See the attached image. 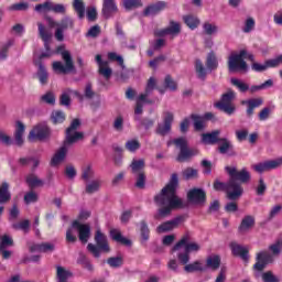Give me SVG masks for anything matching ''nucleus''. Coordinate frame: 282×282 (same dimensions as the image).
I'll list each match as a JSON object with an SVG mask.
<instances>
[{
	"instance_id": "nucleus-13",
	"label": "nucleus",
	"mask_w": 282,
	"mask_h": 282,
	"mask_svg": "<svg viewBox=\"0 0 282 282\" xmlns=\"http://www.w3.org/2000/svg\"><path fill=\"white\" fill-rule=\"evenodd\" d=\"M206 199V191L199 187H194L187 192V202H189V204H195L196 206H205Z\"/></svg>"
},
{
	"instance_id": "nucleus-47",
	"label": "nucleus",
	"mask_w": 282,
	"mask_h": 282,
	"mask_svg": "<svg viewBox=\"0 0 282 282\" xmlns=\"http://www.w3.org/2000/svg\"><path fill=\"white\" fill-rule=\"evenodd\" d=\"M36 202H39V194L34 192V189H31L24 194V203L26 205L36 204Z\"/></svg>"
},
{
	"instance_id": "nucleus-28",
	"label": "nucleus",
	"mask_w": 282,
	"mask_h": 282,
	"mask_svg": "<svg viewBox=\"0 0 282 282\" xmlns=\"http://www.w3.org/2000/svg\"><path fill=\"white\" fill-rule=\"evenodd\" d=\"M65 158H67V147L64 145L53 155L51 166H58V164L65 161Z\"/></svg>"
},
{
	"instance_id": "nucleus-27",
	"label": "nucleus",
	"mask_w": 282,
	"mask_h": 282,
	"mask_svg": "<svg viewBox=\"0 0 282 282\" xmlns=\"http://www.w3.org/2000/svg\"><path fill=\"white\" fill-rule=\"evenodd\" d=\"M25 183L28 184L30 191H34V188H41L42 186H45V182L39 178L36 174H29L25 177Z\"/></svg>"
},
{
	"instance_id": "nucleus-35",
	"label": "nucleus",
	"mask_w": 282,
	"mask_h": 282,
	"mask_svg": "<svg viewBox=\"0 0 282 282\" xmlns=\"http://www.w3.org/2000/svg\"><path fill=\"white\" fill-rule=\"evenodd\" d=\"M12 199L10 194V185L8 183H2L0 186V204H8Z\"/></svg>"
},
{
	"instance_id": "nucleus-60",
	"label": "nucleus",
	"mask_w": 282,
	"mask_h": 282,
	"mask_svg": "<svg viewBox=\"0 0 282 282\" xmlns=\"http://www.w3.org/2000/svg\"><path fill=\"white\" fill-rule=\"evenodd\" d=\"M52 1H45L35 6V12H52Z\"/></svg>"
},
{
	"instance_id": "nucleus-17",
	"label": "nucleus",
	"mask_w": 282,
	"mask_h": 282,
	"mask_svg": "<svg viewBox=\"0 0 282 282\" xmlns=\"http://www.w3.org/2000/svg\"><path fill=\"white\" fill-rule=\"evenodd\" d=\"M184 216H176L172 220H167L162 223L158 228V232H171V230H175L180 224H184Z\"/></svg>"
},
{
	"instance_id": "nucleus-63",
	"label": "nucleus",
	"mask_w": 282,
	"mask_h": 282,
	"mask_svg": "<svg viewBox=\"0 0 282 282\" xmlns=\"http://www.w3.org/2000/svg\"><path fill=\"white\" fill-rule=\"evenodd\" d=\"M203 30L205 34H207L208 36H212V34H215V32H217V25L212 24L209 22H205L203 25Z\"/></svg>"
},
{
	"instance_id": "nucleus-45",
	"label": "nucleus",
	"mask_w": 282,
	"mask_h": 282,
	"mask_svg": "<svg viewBox=\"0 0 282 282\" xmlns=\"http://www.w3.org/2000/svg\"><path fill=\"white\" fill-rule=\"evenodd\" d=\"M140 232H141V239L143 241H149L151 230L149 229V225L147 224V220L140 221Z\"/></svg>"
},
{
	"instance_id": "nucleus-5",
	"label": "nucleus",
	"mask_w": 282,
	"mask_h": 282,
	"mask_svg": "<svg viewBox=\"0 0 282 282\" xmlns=\"http://www.w3.org/2000/svg\"><path fill=\"white\" fill-rule=\"evenodd\" d=\"M56 54H61L62 59L64 61L65 65L63 62H53V70L55 74H72V72H76V66L74 65V58L72 57V53L69 51H65L64 45H59L56 47L55 51Z\"/></svg>"
},
{
	"instance_id": "nucleus-61",
	"label": "nucleus",
	"mask_w": 282,
	"mask_h": 282,
	"mask_svg": "<svg viewBox=\"0 0 282 282\" xmlns=\"http://www.w3.org/2000/svg\"><path fill=\"white\" fill-rule=\"evenodd\" d=\"M108 58L110 61H116V63H118V65H120V67H122V69H124V58H122L121 55H118L116 52H109Z\"/></svg>"
},
{
	"instance_id": "nucleus-19",
	"label": "nucleus",
	"mask_w": 282,
	"mask_h": 282,
	"mask_svg": "<svg viewBox=\"0 0 282 282\" xmlns=\"http://www.w3.org/2000/svg\"><path fill=\"white\" fill-rule=\"evenodd\" d=\"M241 105H246L247 107V110H246L247 118H252V116H254V110L259 109V107L263 105V98L257 97V98L247 99V100H243Z\"/></svg>"
},
{
	"instance_id": "nucleus-42",
	"label": "nucleus",
	"mask_w": 282,
	"mask_h": 282,
	"mask_svg": "<svg viewBox=\"0 0 282 282\" xmlns=\"http://www.w3.org/2000/svg\"><path fill=\"white\" fill-rule=\"evenodd\" d=\"M32 250L35 252H52V250H54V245L48 242H42L39 245H34L32 247Z\"/></svg>"
},
{
	"instance_id": "nucleus-2",
	"label": "nucleus",
	"mask_w": 282,
	"mask_h": 282,
	"mask_svg": "<svg viewBox=\"0 0 282 282\" xmlns=\"http://www.w3.org/2000/svg\"><path fill=\"white\" fill-rule=\"evenodd\" d=\"M225 172L229 175L227 183L215 181L214 191H224L227 195V199L230 202H237L243 195V186L241 184H248L252 176L248 167H242L240 171L236 166H225Z\"/></svg>"
},
{
	"instance_id": "nucleus-39",
	"label": "nucleus",
	"mask_w": 282,
	"mask_h": 282,
	"mask_svg": "<svg viewBox=\"0 0 282 282\" xmlns=\"http://www.w3.org/2000/svg\"><path fill=\"white\" fill-rule=\"evenodd\" d=\"M183 21H184L185 25H187V28H189V30H197V28H199V20L197 17H195L193 14L183 17Z\"/></svg>"
},
{
	"instance_id": "nucleus-51",
	"label": "nucleus",
	"mask_w": 282,
	"mask_h": 282,
	"mask_svg": "<svg viewBox=\"0 0 282 282\" xmlns=\"http://www.w3.org/2000/svg\"><path fill=\"white\" fill-rule=\"evenodd\" d=\"M164 88L170 89V91H177V83L173 80V77H171V75L165 76Z\"/></svg>"
},
{
	"instance_id": "nucleus-40",
	"label": "nucleus",
	"mask_w": 282,
	"mask_h": 282,
	"mask_svg": "<svg viewBox=\"0 0 282 282\" xmlns=\"http://www.w3.org/2000/svg\"><path fill=\"white\" fill-rule=\"evenodd\" d=\"M67 118V115L63 110H53L51 115V120L53 124H63Z\"/></svg>"
},
{
	"instance_id": "nucleus-3",
	"label": "nucleus",
	"mask_w": 282,
	"mask_h": 282,
	"mask_svg": "<svg viewBox=\"0 0 282 282\" xmlns=\"http://www.w3.org/2000/svg\"><path fill=\"white\" fill-rule=\"evenodd\" d=\"M269 251L263 250L257 253L256 263L253 264V270L257 272H263L264 268L274 263L276 258L282 254V240H276L274 243L269 246Z\"/></svg>"
},
{
	"instance_id": "nucleus-50",
	"label": "nucleus",
	"mask_w": 282,
	"mask_h": 282,
	"mask_svg": "<svg viewBox=\"0 0 282 282\" xmlns=\"http://www.w3.org/2000/svg\"><path fill=\"white\" fill-rule=\"evenodd\" d=\"M123 8L128 11L142 8V0H123Z\"/></svg>"
},
{
	"instance_id": "nucleus-18",
	"label": "nucleus",
	"mask_w": 282,
	"mask_h": 282,
	"mask_svg": "<svg viewBox=\"0 0 282 282\" xmlns=\"http://www.w3.org/2000/svg\"><path fill=\"white\" fill-rule=\"evenodd\" d=\"M37 32L40 39L44 43L45 52H52V48L50 47V42L52 41V33L47 30V26L43 24L42 22H37Z\"/></svg>"
},
{
	"instance_id": "nucleus-38",
	"label": "nucleus",
	"mask_w": 282,
	"mask_h": 282,
	"mask_svg": "<svg viewBox=\"0 0 282 282\" xmlns=\"http://www.w3.org/2000/svg\"><path fill=\"white\" fill-rule=\"evenodd\" d=\"M147 166V164L144 163V160H132L131 164H130V169L131 172L133 173V175L138 174V173H144V167Z\"/></svg>"
},
{
	"instance_id": "nucleus-9",
	"label": "nucleus",
	"mask_w": 282,
	"mask_h": 282,
	"mask_svg": "<svg viewBox=\"0 0 282 282\" xmlns=\"http://www.w3.org/2000/svg\"><path fill=\"white\" fill-rule=\"evenodd\" d=\"M73 10L77 14L79 21H83V19H85V15L90 23H94L98 20V10L96 9V7H90L87 9L85 6V1L83 0H73Z\"/></svg>"
},
{
	"instance_id": "nucleus-49",
	"label": "nucleus",
	"mask_w": 282,
	"mask_h": 282,
	"mask_svg": "<svg viewBox=\"0 0 282 282\" xmlns=\"http://www.w3.org/2000/svg\"><path fill=\"white\" fill-rule=\"evenodd\" d=\"M100 191V181L96 180L86 185L87 195H94Z\"/></svg>"
},
{
	"instance_id": "nucleus-59",
	"label": "nucleus",
	"mask_w": 282,
	"mask_h": 282,
	"mask_svg": "<svg viewBox=\"0 0 282 282\" xmlns=\"http://www.w3.org/2000/svg\"><path fill=\"white\" fill-rule=\"evenodd\" d=\"M13 44H14V42H12V40H10L4 45H2V47L0 50L1 61H6V58H8V52H10V48L12 47Z\"/></svg>"
},
{
	"instance_id": "nucleus-54",
	"label": "nucleus",
	"mask_w": 282,
	"mask_h": 282,
	"mask_svg": "<svg viewBox=\"0 0 282 282\" xmlns=\"http://www.w3.org/2000/svg\"><path fill=\"white\" fill-rule=\"evenodd\" d=\"M30 8V4L28 2H20V3H13L9 7V10L11 12H25Z\"/></svg>"
},
{
	"instance_id": "nucleus-53",
	"label": "nucleus",
	"mask_w": 282,
	"mask_h": 282,
	"mask_svg": "<svg viewBox=\"0 0 282 282\" xmlns=\"http://www.w3.org/2000/svg\"><path fill=\"white\" fill-rule=\"evenodd\" d=\"M82 180H84V182L94 180V169H91V165H87L82 170Z\"/></svg>"
},
{
	"instance_id": "nucleus-16",
	"label": "nucleus",
	"mask_w": 282,
	"mask_h": 282,
	"mask_svg": "<svg viewBox=\"0 0 282 282\" xmlns=\"http://www.w3.org/2000/svg\"><path fill=\"white\" fill-rule=\"evenodd\" d=\"M73 228L78 230V237L82 243H87V241H89V237H91V227L89 225L80 224V221L74 220Z\"/></svg>"
},
{
	"instance_id": "nucleus-32",
	"label": "nucleus",
	"mask_w": 282,
	"mask_h": 282,
	"mask_svg": "<svg viewBox=\"0 0 282 282\" xmlns=\"http://www.w3.org/2000/svg\"><path fill=\"white\" fill-rule=\"evenodd\" d=\"M37 65V78L41 85H47V80L50 78V75L47 74V68H45V65H43V62L39 61L36 63Z\"/></svg>"
},
{
	"instance_id": "nucleus-55",
	"label": "nucleus",
	"mask_w": 282,
	"mask_h": 282,
	"mask_svg": "<svg viewBox=\"0 0 282 282\" xmlns=\"http://www.w3.org/2000/svg\"><path fill=\"white\" fill-rule=\"evenodd\" d=\"M198 175H199V172L193 167H187L183 171V178L185 180H196Z\"/></svg>"
},
{
	"instance_id": "nucleus-11",
	"label": "nucleus",
	"mask_w": 282,
	"mask_h": 282,
	"mask_svg": "<svg viewBox=\"0 0 282 282\" xmlns=\"http://www.w3.org/2000/svg\"><path fill=\"white\" fill-rule=\"evenodd\" d=\"M232 100H235V91L229 90L223 94L220 100L216 102L214 107H216V109H219V111L227 113V116H232V113H235L236 110Z\"/></svg>"
},
{
	"instance_id": "nucleus-22",
	"label": "nucleus",
	"mask_w": 282,
	"mask_h": 282,
	"mask_svg": "<svg viewBox=\"0 0 282 282\" xmlns=\"http://www.w3.org/2000/svg\"><path fill=\"white\" fill-rule=\"evenodd\" d=\"M95 61L99 65L98 73L100 76H104L106 80H109V78H111V74H113V70L109 67V62L102 61V55L100 54L96 55Z\"/></svg>"
},
{
	"instance_id": "nucleus-10",
	"label": "nucleus",
	"mask_w": 282,
	"mask_h": 282,
	"mask_svg": "<svg viewBox=\"0 0 282 282\" xmlns=\"http://www.w3.org/2000/svg\"><path fill=\"white\" fill-rule=\"evenodd\" d=\"M246 56H248V51L241 50L239 54H231L228 59V70L231 74L235 72H247L248 63H246Z\"/></svg>"
},
{
	"instance_id": "nucleus-7",
	"label": "nucleus",
	"mask_w": 282,
	"mask_h": 282,
	"mask_svg": "<svg viewBox=\"0 0 282 282\" xmlns=\"http://www.w3.org/2000/svg\"><path fill=\"white\" fill-rule=\"evenodd\" d=\"M95 242L87 245V250L95 257V259H100V252L109 253L111 252V247L109 246V240H107V236L98 229L95 234Z\"/></svg>"
},
{
	"instance_id": "nucleus-4",
	"label": "nucleus",
	"mask_w": 282,
	"mask_h": 282,
	"mask_svg": "<svg viewBox=\"0 0 282 282\" xmlns=\"http://www.w3.org/2000/svg\"><path fill=\"white\" fill-rule=\"evenodd\" d=\"M180 248H184V252L177 253V259L182 265H186L191 261V252H199L202 246L195 241H191V235L185 234L182 238L174 245L172 252H177Z\"/></svg>"
},
{
	"instance_id": "nucleus-44",
	"label": "nucleus",
	"mask_w": 282,
	"mask_h": 282,
	"mask_svg": "<svg viewBox=\"0 0 282 282\" xmlns=\"http://www.w3.org/2000/svg\"><path fill=\"white\" fill-rule=\"evenodd\" d=\"M58 28L62 30H74V19L70 17H64L59 22H58Z\"/></svg>"
},
{
	"instance_id": "nucleus-30",
	"label": "nucleus",
	"mask_w": 282,
	"mask_h": 282,
	"mask_svg": "<svg viewBox=\"0 0 282 282\" xmlns=\"http://www.w3.org/2000/svg\"><path fill=\"white\" fill-rule=\"evenodd\" d=\"M23 133H25V124H23V122L21 121H18L14 132V140L17 147H23Z\"/></svg>"
},
{
	"instance_id": "nucleus-34",
	"label": "nucleus",
	"mask_w": 282,
	"mask_h": 282,
	"mask_svg": "<svg viewBox=\"0 0 282 282\" xmlns=\"http://www.w3.org/2000/svg\"><path fill=\"white\" fill-rule=\"evenodd\" d=\"M83 138H85V133L83 132H66V138L64 141L65 145H69V144H76V142H79V140H83Z\"/></svg>"
},
{
	"instance_id": "nucleus-46",
	"label": "nucleus",
	"mask_w": 282,
	"mask_h": 282,
	"mask_svg": "<svg viewBox=\"0 0 282 282\" xmlns=\"http://www.w3.org/2000/svg\"><path fill=\"white\" fill-rule=\"evenodd\" d=\"M135 175V184L134 186L137 188H144L147 186V173L145 172H139L138 174H134Z\"/></svg>"
},
{
	"instance_id": "nucleus-15",
	"label": "nucleus",
	"mask_w": 282,
	"mask_h": 282,
	"mask_svg": "<svg viewBox=\"0 0 282 282\" xmlns=\"http://www.w3.org/2000/svg\"><path fill=\"white\" fill-rule=\"evenodd\" d=\"M282 166V156L275 160H268L264 162H260L253 166L257 173H265L268 171H274Z\"/></svg>"
},
{
	"instance_id": "nucleus-41",
	"label": "nucleus",
	"mask_w": 282,
	"mask_h": 282,
	"mask_svg": "<svg viewBox=\"0 0 282 282\" xmlns=\"http://www.w3.org/2000/svg\"><path fill=\"white\" fill-rule=\"evenodd\" d=\"M274 85V82L272 79H268L261 85H254L249 87L250 94H257V91H261V89H270Z\"/></svg>"
},
{
	"instance_id": "nucleus-1",
	"label": "nucleus",
	"mask_w": 282,
	"mask_h": 282,
	"mask_svg": "<svg viewBox=\"0 0 282 282\" xmlns=\"http://www.w3.org/2000/svg\"><path fill=\"white\" fill-rule=\"evenodd\" d=\"M178 186L180 177L177 173H173L167 184L154 196V204L159 206L154 219H165L173 210L186 208L184 200L177 196Z\"/></svg>"
},
{
	"instance_id": "nucleus-29",
	"label": "nucleus",
	"mask_w": 282,
	"mask_h": 282,
	"mask_svg": "<svg viewBox=\"0 0 282 282\" xmlns=\"http://www.w3.org/2000/svg\"><path fill=\"white\" fill-rule=\"evenodd\" d=\"M189 118L193 121L194 131L199 132L206 129V120L203 119L202 115L192 113Z\"/></svg>"
},
{
	"instance_id": "nucleus-31",
	"label": "nucleus",
	"mask_w": 282,
	"mask_h": 282,
	"mask_svg": "<svg viewBox=\"0 0 282 282\" xmlns=\"http://www.w3.org/2000/svg\"><path fill=\"white\" fill-rule=\"evenodd\" d=\"M184 270L188 274H193V272H206V267H204V263H202V261L196 260L193 263H186Z\"/></svg>"
},
{
	"instance_id": "nucleus-25",
	"label": "nucleus",
	"mask_w": 282,
	"mask_h": 282,
	"mask_svg": "<svg viewBox=\"0 0 282 282\" xmlns=\"http://www.w3.org/2000/svg\"><path fill=\"white\" fill-rule=\"evenodd\" d=\"M165 8H166V2L159 1L154 4L148 6L143 11V15L144 17H155V14H160V12H162V10H164Z\"/></svg>"
},
{
	"instance_id": "nucleus-26",
	"label": "nucleus",
	"mask_w": 282,
	"mask_h": 282,
	"mask_svg": "<svg viewBox=\"0 0 282 282\" xmlns=\"http://www.w3.org/2000/svg\"><path fill=\"white\" fill-rule=\"evenodd\" d=\"M254 224H256L254 216H250V215L245 216L238 227V232L240 235L248 232V230H251V228H254Z\"/></svg>"
},
{
	"instance_id": "nucleus-8",
	"label": "nucleus",
	"mask_w": 282,
	"mask_h": 282,
	"mask_svg": "<svg viewBox=\"0 0 282 282\" xmlns=\"http://www.w3.org/2000/svg\"><path fill=\"white\" fill-rule=\"evenodd\" d=\"M173 144L180 149V152L176 156V162H188L191 158H195V155H199V150L195 148H188V140L184 137H180L173 140Z\"/></svg>"
},
{
	"instance_id": "nucleus-12",
	"label": "nucleus",
	"mask_w": 282,
	"mask_h": 282,
	"mask_svg": "<svg viewBox=\"0 0 282 282\" xmlns=\"http://www.w3.org/2000/svg\"><path fill=\"white\" fill-rule=\"evenodd\" d=\"M50 126H47V123H37L30 131L29 140L31 142H33V140H46V138H50Z\"/></svg>"
},
{
	"instance_id": "nucleus-62",
	"label": "nucleus",
	"mask_w": 282,
	"mask_h": 282,
	"mask_svg": "<svg viewBox=\"0 0 282 282\" xmlns=\"http://www.w3.org/2000/svg\"><path fill=\"white\" fill-rule=\"evenodd\" d=\"M262 281L263 282H281V280L274 275L272 271H267L262 273Z\"/></svg>"
},
{
	"instance_id": "nucleus-14",
	"label": "nucleus",
	"mask_w": 282,
	"mask_h": 282,
	"mask_svg": "<svg viewBox=\"0 0 282 282\" xmlns=\"http://www.w3.org/2000/svg\"><path fill=\"white\" fill-rule=\"evenodd\" d=\"M173 112H165V116L163 117V122L158 123L156 126L155 134L161 135L162 138L169 135V132L171 131V129H173Z\"/></svg>"
},
{
	"instance_id": "nucleus-23",
	"label": "nucleus",
	"mask_w": 282,
	"mask_h": 282,
	"mask_svg": "<svg viewBox=\"0 0 282 282\" xmlns=\"http://www.w3.org/2000/svg\"><path fill=\"white\" fill-rule=\"evenodd\" d=\"M229 248L231 250V254L234 257H240L242 261H248L250 259L248 249L243 248V246L237 243V241H232L229 243Z\"/></svg>"
},
{
	"instance_id": "nucleus-37",
	"label": "nucleus",
	"mask_w": 282,
	"mask_h": 282,
	"mask_svg": "<svg viewBox=\"0 0 282 282\" xmlns=\"http://www.w3.org/2000/svg\"><path fill=\"white\" fill-rule=\"evenodd\" d=\"M219 265H221V258L219 256H210L206 259V267L209 270H219Z\"/></svg>"
},
{
	"instance_id": "nucleus-48",
	"label": "nucleus",
	"mask_w": 282,
	"mask_h": 282,
	"mask_svg": "<svg viewBox=\"0 0 282 282\" xmlns=\"http://www.w3.org/2000/svg\"><path fill=\"white\" fill-rule=\"evenodd\" d=\"M126 150L130 153H135L141 147L140 141L138 139L128 140L126 142Z\"/></svg>"
},
{
	"instance_id": "nucleus-57",
	"label": "nucleus",
	"mask_w": 282,
	"mask_h": 282,
	"mask_svg": "<svg viewBox=\"0 0 282 282\" xmlns=\"http://www.w3.org/2000/svg\"><path fill=\"white\" fill-rule=\"evenodd\" d=\"M84 97L86 98V100H91L96 97V91H94V86L91 85V83L86 84L84 88Z\"/></svg>"
},
{
	"instance_id": "nucleus-64",
	"label": "nucleus",
	"mask_w": 282,
	"mask_h": 282,
	"mask_svg": "<svg viewBox=\"0 0 282 282\" xmlns=\"http://www.w3.org/2000/svg\"><path fill=\"white\" fill-rule=\"evenodd\" d=\"M267 65L271 68L281 66L282 65V54L274 58L268 59Z\"/></svg>"
},
{
	"instance_id": "nucleus-20",
	"label": "nucleus",
	"mask_w": 282,
	"mask_h": 282,
	"mask_svg": "<svg viewBox=\"0 0 282 282\" xmlns=\"http://www.w3.org/2000/svg\"><path fill=\"white\" fill-rule=\"evenodd\" d=\"M220 144L218 145V152L221 155H228L229 158H235L237 155V151H235V145L227 138H220Z\"/></svg>"
},
{
	"instance_id": "nucleus-52",
	"label": "nucleus",
	"mask_w": 282,
	"mask_h": 282,
	"mask_svg": "<svg viewBox=\"0 0 282 282\" xmlns=\"http://www.w3.org/2000/svg\"><path fill=\"white\" fill-rule=\"evenodd\" d=\"M107 263L110 268H121V265L124 263V260L122 257H110L107 259Z\"/></svg>"
},
{
	"instance_id": "nucleus-6",
	"label": "nucleus",
	"mask_w": 282,
	"mask_h": 282,
	"mask_svg": "<svg viewBox=\"0 0 282 282\" xmlns=\"http://www.w3.org/2000/svg\"><path fill=\"white\" fill-rule=\"evenodd\" d=\"M217 67H219V62L217 61V55H215V52L213 51L207 54L206 66H204V62L199 58L195 59L194 63L195 73L199 80H206L208 72H215Z\"/></svg>"
},
{
	"instance_id": "nucleus-33",
	"label": "nucleus",
	"mask_w": 282,
	"mask_h": 282,
	"mask_svg": "<svg viewBox=\"0 0 282 282\" xmlns=\"http://www.w3.org/2000/svg\"><path fill=\"white\" fill-rule=\"evenodd\" d=\"M110 237L117 243H121L122 246H131V240L122 236V232L118 229L110 230Z\"/></svg>"
},
{
	"instance_id": "nucleus-21",
	"label": "nucleus",
	"mask_w": 282,
	"mask_h": 282,
	"mask_svg": "<svg viewBox=\"0 0 282 282\" xmlns=\"http://www.w3.org/2000/svg\"><path fill=\"white\" fill-rule=\"evenodd\" d=\"M118 3H116V0H104L102 2V9L101 14L105 19H111L113 14H118Z\"/></svg>"
},
{
	"instance_id": "nucleus-24",
	"label": "nucleus",
	"mask_w": 282,
	"mask_h": 282,
	"mask_svg": "<svg viewBox=\"0 0 282 282\" xmlns=\"http://www.w3.org/2000/svg\"><path fill=\"white\" fill-rule=\"evenodd\" d=\"M221 130H214L212 132H206L200 134V142L202 144H217L220 142L221 138Z\"/></svg>"
},
{
	"instance_id": "nucleus-56",
	"label": "nucleus",
	"mask_w": 282,
	"mask_h": 282,
	"mask_svg": "<svg viewBox=\"0 0 282 282\" xmlns=\"http://www.w3.org/2000/svg\"><path fill=\"white\" fill-rule=\"evenodd\" d=\"M41 101L45 102L46 105L54 106L56 105V95H54L52 91H47L41 97Z\"/></svg>"
},
{
	"instance_id": "nucleus-58",
	"label": "nucleus",
	"mask_w": 282,
	"mask_h": 282,
	"mask_svg": "<svg viewBox=\"0 0 282 282\" xmlns=\"http://www.w3.org/2000/svg\"><path fill=\"white\" fill-rule=\"evenodd\" d=\"M9 246H14V240L8 235L2 236L0 241V252L1 250H6Z\"/></svg>"
},
{
	"instance_id": "nucleus-43",
	"label": "nucleus",
	"mask_w": 282,
	"mask_h": 282,
	"mask_svg": "<svg viewBox=\"0 0 282 282\" xmlns=\"http://www.w3.org/2000/svg\"><path fill=\"white\" fill-rule=\"evenodd\" d=\"M231 85H234V87L238 88V91H240V94H246V91H249L250 89V85L243 83L241 79H237V78H231Z\"/></svg>"
},
{
	"instance_id": "nucleus-36",
	"label": "nucleus",
	"mask_w": 282,
	"mask_h": 282,
	"mask_svg": "<svg viewBox=\"0 0 282 282\" xmlns=\"http://www.w3.org/2000/svg\"><path fill=\"white\" fill-rule=\"evenodd\" d=\"M72 276H74L72 271L65 269L64 267H56L57 282H67L69 279H72Z\"/></svg>"
}]
</instances>
